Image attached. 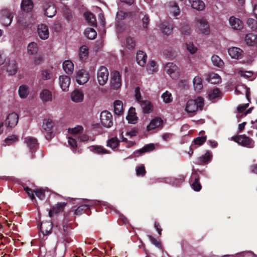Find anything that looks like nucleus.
<instances>
[{
    "mask_svg": "<svg viewBox=\"0 0 257 257\" xmlns=\"http://www.w3.org/2000/svg\"><path fill=\"white\" fill-rule=\"evenodd\" d=\"M221 93L220 90L218 88H216L214 89L209 92L208 94V97L211 100H214L216 98L221 97Z\"/></svg>",
    "mask_w": 257,
    "mask_h": 257,
    "instance_id": "43",
    "label": "nucleus"
},
{
    "mask_svg": "<svg viewBox=\"0 0 257 257\" xmlns=\"http://www.w3.org/2000/svg\"><path fill=\"white\" fill-rule=\"evenodd\" d=\"M76 79L79 84H84L89 80L88 74L84 70H80L77 73Z\"/></svg>",
    "mask_w": 257,
    "mask_h": 257,
    "instance_id": "16",
    "label": "nucleus"
},
{
    "mask_svg": "<svg viewBox=\"0 0 257 257\" xmlns=\"http://www.w3.org/2000/svg\"><path fill=\"white\" fill-rule=\"evenodd\" d=\"M163 120L159 117H156L153 119L150 124L147 126V130L151 131L156 127L162 125Z\"/></svg>",
    "mask_w": 257,
    "mask_h": 257,
    "instance_id": "24",
    "label": "nucleus"
},
{
    "mask_svg": "<svg viewBox=\"0 0 257 257\" xmlns=\"http://www.w3.org/2000/svg\"><path fill=\"white\" fill-rule=\"evenodd\" d=\"M36 195L41 200H43L45 197V192L44 190L42 189H37L34 191Z\"/></svg>",
    "mask_w": 257,
    "mask_h": 257,
    "instance_id": "59",
    "label": "nucleus"
},
{
    "mask_svg": "<svg viewBox=\"0 0 257 257\" xmlns=\"http://www.w3.org/2000/svg\"><path fill=\"white\" fill-rule=\"evenodd\" d=\"M71 97L73 101L79 102L83 100L84 95L81 91L75 90L72 92Z\"/></svg>",
    "mask_w": 257,
    "mask_h": 257,
    "instance_id": "30",
    "label": "nucleus"
},
{
    "mask_svg": "<svg viewBox=\"0 0 257 257\" xmlns=\"http://www.w3.org/2000/svg\"><path fill=\"white\" fill-rule=\"evenodd\" d=\"M126 47L129 49H134L135 47V41L134 39L128 37L126 39Z\"/></svg>",
    "mask_w": 257,
    "mask_h": 257,
    "instance_id": "58",
    "label": "nucleus"
},
{
    "mask_svg": "<svg viewBox=\"0 0 257 257\" xmlns=\"http://www.w3.org/2000/svg\"><path fill=\"white\" fill-rule=\"evenodd\" d=\"M95 203V201L91 200L88 201V204H87L80 205L75 210L74 214L76 215H80L83 213H85L87 215H89V210L90 209V207L93 206Z\"/></svg>",
    "mask_w": 257,
    "mask_h": 257,
    "instance_id": "7",
    "label": "nucleus"
},
{
    "mask_svg": "<svg viewBox=\"0 0 257 257\" xmlns=\"http://www.w3.org/2000/svg\"><path fill=\"white\" fill-rule=\"evenodd\" d=\"M212 155L211 152L207 151L204 155L198 157L196 160L195 163L200 165L208 164L212 159Z\"/></svg>",
    "mask_w": 257,
    "mask_h": 257,
    "instance_id": "12",
    "label": "nucleus"
},
{
    "mask_svg": "<svg viewBox=\"0 0 257 257\" xmlns=\"http://www.w3.org/2000/svg\"><path fill=\"white\" fill-rule=\"evenodd\" d=\"M132 14V12H124L122 11H119L116 14V18L118 20H123L128 17H131Z\"/></svg>",
    "mask_w": 257,
    "mask_h": 257,
    "instance_id": "49",
    "label": "nucleus"
},
{
    "mask_svg": "<svg viewBox=\"0 0 257 257\" xmlns=\"http://www.w3.org/2000/svg\"><path fill=\"white\" fill-rule=\"evenodd\" d=\"M119 141L117 137L112 138L107 141V146L114 149L118 147Z\"/></svg>",
    "mask_w": 257,
    "mask_h": 257,
    "instance_id": "41",
    "label": "nucleus"
},
{
    "mask_svg": "<svg viewBox=\"0 0 257 257\" xmlns=\"http://www.w3.org/2000/svg\"><path fill=\"white\" fill-rule=\"evenodd\" d=\"M28 52L29 54L34 55L37 53V44L35 42L30 43L27 47Z\"/></svg>",
    "mask_w": 257,
    "mask_h": 257,
    "instance_id": "50",
    "label": "nucleus"
},
{
    "mask_svg": "<svg viewBox=\"0 0 257 257\" xmlns=\"http://www.w3.org/2000/svg\"><path fill=\"white\" fill-rule=\"evenodd\" d=\"M63 68L67 74H71L74 70V65L70 60H66L63 63Z\"/></svg>",
    "mask_w": 257,
    "mask_h": 257,
    "instance_id": "33",
    "label": "nucleus"
},
{
    "mask_svg": "<svg viewBox=\"0 0 257 257\" xmlns=\"http://www.w3.org/2000/svg\"><path fill=\"white\" fill-rule=\"evenodd\" d=\"M111 87L113 89H117L121 85V75L117 71H114L111 73Z\"/></svg>",
    "mask_w": 257,
    "mask_h": 257,
    "instance_id": "6",
    "label": "nucleus"
},
{
    "mask_svg": "<svg viewBox=\"0 0 257 257\" xmlns=\"http://www.w3.org/2000/svg\"><path fill=\"white\" fill-rule=\"evenodd\" d=\"M170 7L172 8L171 12L174 16H177L180 14V9L177 4L175 2H171L169 3Z\"/></svg>",
    "mask_w": 257,
    "mask_h": 257,
    "instance_id": "51",
    "label": "nucleus"
},
{
    "mask_svg": "<svg viewBox=\"0 0 257 257\" xmlns=\"http://www.w3.org/2000/svg\"><path fill=\"white\" fill-rule=\"evenodd\" d=\"M208 81L213 84H218L221 82V78L217 74L213 73L209 75Z\"/></svg>",
    "mask_w": 257,
    "mask_h": 257,
    "instance_id": "48",
    "label": "nucleus"
},
{
    "mask_svg": "<svg viewBox=\"0 0 257 257\" xmlns=\"http://www.w3.org/2000/svg\"><path fill=\"white\" fill-rule=\"evenodd\" d=\"M53 225L51 221H43L40 225V230L44 236L51 233Z\"/></svg>",
    "mask_w": 257,
    "mask_h": 257,
    "instance_id": "14",
    "label": "nucleus"
},
{
    "mask_svg": "<svg viewBox=\"0 0 257 257\" xmlns=\"http://www.w3.org/2000/svg\"><path fill=\"white\" fill-rule=\"evenodd\" d=\"M67 202H58L53 206L49 211V216L51 217L54 214H57L63 211L65 207L66 206Z\"/></svg>",
    "mask_w": 257,
    "mask_h": 257,
    "instance_id": "11",
    "label": "nucleus"
},
{
    "mask_svg": "<svg viewBox=\"0 0 257 257\" xmlns=\"http://www.w3.org/2000/svg\"><path fill=\"white\" fill-rule=\"evenodd\" d=\"M59 83L63 91H68L70 84V77L66 75L60 76L59 77Z\"/></svg>",
    "mask_w": 257,
    "mask_h": 257,
    "instance_id": "18",
    "label": "nucleus"
},
{
    "mask_svg": "<svg viewBox=\"0 0 257 257\" xmlns=\"http://www.w3.org/2000/svg\"><path fill=\"white\" fill-rule=\"evenodd\" d=\"M19 121V116L16 112L10 113L6 120V125L7 127H13L15 126Z\"/></svg>",
    "mask_w": 257,
    "mask_h": 257,
    "instance_id": "9",
    "label": "nucleus"
},
{
    "mask_svg": "<svg viewBox=\"0 0 257 257\" xmlns=\"http://www.w3.org/2000/svg\"><path fill=\"white\" fill-rule=\"evenodd\" d=\"M196 27L198 32L204 35H208L210 28L207 21L204 19H198L196 22Z\"/></svg>",
    "mask_w": 257,
    "mask_h": 257,
    "instance_id": "5",
    "label": "nucleus"
},
{
    "mask_svg": "<svg viewBox=\"0 0 257 257\" xmlns=\"http://www.w3.org/2000/svg\"><path fill=\"white\" fill-rule=\"evenodd\" d=\"M56 14V10L53 5H49L45 10V15L49 18H52Z\"/></svg>",
    "mask_w": 257,
    "mask_h": 257,
    "instance_id": "39",
    "label": "nucleus"
},
{
    "mask_svg": "<svg viewBox=\"0 0 257 257\" xmlns=\"http://www.w3.org/2000/svg\"><path fill=\"white\" fill-rule=\"evenodd\" d=\"M100 119L101 124L105 127L109 128L113 125L112 114L107 110H104L101 112Z\"/></svg>",
    "mask_w": 257,
    "mask_h": 257,
    "instance_id": "3",
    "label": "nucleus"
},
{
    "mask_svg": "<svg viewBox=\"0 0 257 257\" xmlns=\"http://www.w3.org/2000/svg\"><path fill=\"white\" fill-rule=\"evenodd\" d=\"M165 70L166 73L173 79L177 77L176 72L178 69L177 66L172 62L167 63L165 66Z\"/></svg>",
    "mask_w": 257,
    "mask_h": 257,
    "instance_id": "13",
    "label": "nucleus"
},
{
    "mask_svg": "<svg viewBox=\"0 0 257 257\" xmlns=\"http://www.w3.org/2000/svg\"><path fill=\"white\" fill-rule=\"evenodd\" d=\"M206 136L198 137L194 139L193 143L195 145L201 146L206 141Z\"/></svg>",
    "mask_w": 257,
    "mask_h": 257,
    "instance_id": "57",
    "label": "nucleus"
},
{
    "mask_svg": "<svg viewBox=\"0 0 257 257\" xmlns=\"http://www.w3.org/2000/svg\"><path fill=\"white\" fill-rule=\"evenodd\" d=\"M40 96L43 102H47L52 100V94L50 91L44 89L40 94Z\"/></svg>",
    "mask_w": 257,
    "mask_h": 257,
    "instance_id": "28",
    "label": "nucleus"
},
{
    "mask_svg": "<svg viewBox=\"0 0 257 257\" xmlns=\"http://www.w3.org/2000/svg\"><path fill=\"white\" fill-rule=\"evenodd\" d=\"M229 23L231 28L234 30H240L243 28L242 21L233 16L230 17Z\"/></svg>",
    "mask_w": 257,
    "mask_h": 257,
    "instance_id": "20",
    "label": "nucleus"
},
{
    "mask_svg": "<svg viewBox=\"0 0 257 257\" xmlns=\"http://www.w3.org/2000/svg\"><path fill=\"white\" fill-rule=\"evenodd\" d=\"M135 97L136 100L138 102H142L143 100V98L142 97L141 92H140V89L139 86H137L136 87L135 90Z\"/></svg>",
    "mask_w": 257,
    "mask_h": 257,
    "instance_id": "61",
    "label": "nucleus"
},
{
    "mask_svg": "<svg viewBox=\"0 0 257 257\" xmlns=\"http://www.w3.org/2000/svg\"><path fill=\"white\" fill-rule=\"evenodd\" d=\"M109 73L107 69L104 66H101L97 71V80L100 85L106 84L108 79Z\"/></svg>",
    "mask_w": 257,
    "mask_h": 257,
    "instance_id": "4",
    "label": "nucleus"
},
{
    "mask_svg": "<svg viewBox=\"0 0 257 257\" xmlns=\"http://www.w3.org/2000/svg\"><path fill=\"white\" fill-rule=\"evenodd\" d=\"M147 55L142 51H139L136 55L137 63L141 66H144L146 64Z\"/></svg>",
    "mask_w": 257,
    "mask_h": 257,
    "instance_id": "23",
    "label": "nucleus"
},
{
    "mask_svg": "<svg viewBox=\"0 0 257 257\" xmlns=\"http://www.w3.org/2000/svg\"><path fill=\"white\" fill-rule=\"evenodd\" d=\"M2 15L1 18L2 24L5 26H9L11 24L13 20L12 14L7 11H3L2 13Z\"/></svg>",
    "mask_w": 257,
    "mask_h": 257,
    "instance_id": "19",
    "label": "nucleus"
},
{
    "mask_svg": "<svg viewBox=\"0 0 257 257\" xmlns=\"http://www.w3.org/2000/svg\"><path fill=\"white\" fill-rule=\"evenodd\" d=\"M38 34L40 38L42 40L48 38L49 32L48 27L45 24H41L38 26Z\"/></svg>",
    "mask_w": 257,
    "mask_h": 257,
    "instance_id": "15",
    "label": "nucleus"
},
{
    "mask_svg": "<svg viewBox=\"0 0 257 257\" xmlns=\"http://www.w3.org/2000/svg\"><path fill=\"white\" fill-rule=\"evenodd\" d=\"M84 35L88 39L93 40L96 38L97 33L94 29L87 28L85 30Z\"/></svg>",
    "mask_w": 257,
    "mask_h": 257,
    "instance_id": "37",
    "label": "nucleus"
},
{
    "mask_svg": "<svg viewBox=\"0 0 257 257\" xmlns=\"http://www.w3.org/2000/svg\"><path fill=\"white\" fill-rule=\"evenodd\" d=\"M203 106L204 99L201 97H198L195 100H189L186 103L185 110L188 113H194L198 109L202 110Z\"/></svg>",
    "mask_w": 257,
    "mask_h": 257,
    "instance_id": "1",
    "label": "nucleus"
},
{
    "mask_svg": "<svg viewBox=\"0 0 257 257\" xmlns=\"http://www.w3.org/2000/svg\"><path fill=\"white\" fill-rule=\"evenodd\" d=\"M42 79L44 80L50 79L53 76V74L50 70H43L41 71Z\"/></svg>",
    "mask_w": 257,
    "mask_h": 257,
    "instance_id": "53",
    "label": "nucleus"
},
{
    "mask_svg": "<svg viewBox=\"0 0 257 257\" xmlns=\"http://www.w3.org/2000/svg\"><path fill=\"white\" fill-rule=\"evenodd\" d=\"M114 112L117 115H121L123 112V103L120 100H115L113 102Z\"/></svg>",
    "mask_w": 257,
    "mask_h": 257,
    "instance_id": "26",
    "label": "nucleus"
},
{
    "mask_svg": "<svg viewBox=\"0 0 257 257\" xmlns=\"http://www.w3.org/2000/svg\"><path fill=\"white\" fill-rule=\"evenodd\" d=\"M185 176L183 175H180L178 178L173 179L172 183L174 185L179 186L180 184L184 182Z\"/></svg>",
    "mask_w": 257,
    "mask_h": 257,
    "instance_id": "55",
    "label": "nucleus"
},
{
    "mask_svg": "<svg viewBox=\"0 0 257 257\" xmlns=\"http://www.w3.org/2000/svg\"><path fill=\"white\" fill-rule=\"evenodd\" d=\"M256 36L252 33H248L245 35V41L248 45L252 46L255 44Z\"/></svg>",
    "mask_w": 257,
    "mask_h": 257,
    "instance_id": "44",
    "label": "nucleus"
},
{
    "mask_svg": "<svg viewBox=\"0 0 257 257\" xmlns=\"http://www.w3.org/2000/svg\"><path fill=\"white\" fill-rule=\"evenodd\" d=\"M126 119L128 120V123L135 124L137 122L138 117L136 113V109L134 107H131L128 110V114L126 116Z\"/></svg>",
    "mask_w": 257,
    "mask_h": 257,
    "instance_id": "21",
    "label": "nucleus"
},
{
    "mask_svg": "<svg viewBox=\"0 0 257 257\" xmlns=\"http://www.w3.org/2000/svg\"><path fill=\"white\" fill-rule=\"evenodd\" d=\"M25 142L27 145L28 147L32 152H35L38 147V143L36 139L29 137L25 139Z\"/></svg>",
    "mask_w": 257,
    "mask_h": 257,
    "instance_id": "25",
    "label": "nucleus"
},
{
    "mask_svg": "<svg viewBox=\"0 0 257 257\" xmlns=\"http://www.w3.org/2000/svg\"><path fill=\"white\" fill-rule=\"evenodd\" d=\"M43 128L46 131H51L54 125V122L51 119L43 120Z\"/></svg>",
    "mask_w": 257,
    "mask_h": 257,
    "instance_id": "40",
    "label": "nucleus"
},
{
    "mask_svg": "<svg viewBox=\"0 0 257 257\" xmlns=\"http://www.w3.org/2000/svg\"><path fill=\"white\" fill-rule=\"evenodd\" d=\"M180 30L181 33L184 35H189L190 33V28L189 25L186 23L181 24Z\"/></svg>",
    "mask_w": 257,
    "mask_h": 257,
    "instance_id": "56",
    "label": "nucleus"
},
{
    "mask_svg": "<svg viewBox=\"0 0 257 257\" xmlns=\"http://www.w3.org/2000/svg\"><path fill=\"white\" fill-rule=\"evenodd\" d=\"M155 148V147L154 144H149L145 145L142 149L139 150L137 152L140 154H144L152 151Z\"/></svg>",
    "mask_w": 257,
    "mask_h": 257,
    "instance_id": "45",
    "label": "nucleus"
},
{
    "mask_svg": "<svg viewBox=\"0 0 257 257\" xmlns=\"http://www.w3.org/2000/svg\"><path fill=\"white\" fill-rule=\"evenodd\" d=\"M21 7L23 11L29 12L33 8V1L32 0H22Z\"/></svg>",
    "mask_w": 257,
    "mask_h": 257,
    "instance_id": "29",
    "label": "nucleus"
},
{
    "mask_svg": "<svg viewBox=\"0 0 257 257\" xmlns=\"http://www.w3.org/2000/svg\"><path fill=\"white\" fill-rule=\"evenodd\" d=\"M29 17L28 14H21L18 17L17 24L21 29H25L29 26Z\"/></svg>",
    "mask_w": 257,
    "mask_h": 257,
    "instance_id": "17",
    "label": "nucleus"
},
{
    "mask_svg": "<svg viewBox=\"0 0 257 257\" xmlns=\"http://www.w3.org/2000/svg\"><path fill=\"white\" fill-rule=\"evenodd\" d=\"M19 94L21 98H26L29 94L28 87L25 85L20 86L19 89Z\"/></svg>",
    "mask_w": 257,
    "mask_h": 257,
    "instance_id": "46",
    "label": "nucleus"
},
{
    "mask_svg": "<svg viewBox=\"0 0 257 257\" xmlns=\"http://www.w3.org/2000/svg\"><path fill=\"white\" fill-rule=\"evenodd\" d=\"M72 227L70 224H68L65 220L63 222V228L62 230V238L63 241L66 243H70L72 241V239L70 237V230Z\"/></svg>",
    "mask_w": 257,
    "mask_h": 257,
    "instance_id": "8",
    "label": "nucleus"
},
{
    "mask_svg": "<svg viewBox=\"0 0 257 257\" xmlns=\"http://www.w3.org/2000/svg\"><path fill=\"white\" fill-rule=\"evenodd\" d=\"M163 99V101L166 103H169L173 100L172 94L168 91H166L161 96Z\"/></svg>",
    "mask_w": 257,
    "mask_h": 257,
    "instance_id": "52",
    "label": "nucleus"
},
{
    "mask_svg": "<svg viewBox=\"0 0 257 257\" xmlns=\"http://www.w3.org/2000/svg\"><path fill=\"white\" fill-rule=\"evenodd\" d=\"M211 61L215 66L221 68L224 65L223 61L217 56L214 55L211 57Z\"/></svg>",
    "mask_w": 257,
    "mask_h": 257,
    "instance_id": "47",
    "label": "nucleus"
},
{
    "mask_svg": "<svg viewBox=\"0 0 257 257\" xmlns=\"http://www.w3.org/2000/svg\"><path fill=\"white\" fill-rule=\"evenodd\" d=\"M192 178H194V180L191 184V187L195 191L198 192L202 188V186L199 182L200 178L198 174L196 172L192 173Z\"/></svg>",
    "mask_w": 257,
    "mask_h": 257,
    "instance_id": "22",
    "label": "nucleus"
},
{
    "mask_svg": "<svg viewBox=\"0 0 257 257\" xmlns=\"http://www.w3.org/2000/svg\"><path fill=\"white\" fill-rule=\"evenodd\" d=\"M7 71L10 75L15 74L18 71L17 63L14 60L10 61L7 67Z\"/></svg>",
    "mask_w": 257,
    "mask_h": 257,
    "instance_id": "32",
    "label": "nucleus"
},
{
    "mask_svg": "<svg viewBox=\"0 0 257 257\" xmlns=\"http://www.w3.org/2000/svg\"><path fill=\"white\" fill-rule=\"evenodd\" d=\"M232 140L243 147L249 148H252L254 147L253 141L245 135L233 136Z\"/></svg>",
    "mask_w": 257,
    "mask_h": 257,
    "instance_id": "2",
    "label": "nucleus"
},
{
    "mask_svg": "<svg viewBox=\"0 0 257 257\" xmlns=\"http://www.w3.org/2000/svg\"><path fill=\"white\" fill-rule=\"evenodd\" d=\"M18 140V138L15 135H12L7 137L5 140V145L9 146L13 144L14 143L17 142Z\"/></svg>",
    "mask_w": 257,
    "mask_h": 257,
    "instance_id": "54",
    "label": "nucleus"
},
{
    "mask_svg": "<svg viewBox=\"0 0 257 257\" xmlns=\"http://www.w3.org/2000/svg\"><path fill=\"white\" fill-rule=\"evenodd\" d=\"M90 151L95 153L102 155L104 154H109L108 151L104 149L103 147L100 146H92L90 147Z\"/></svg>",
    "mask_w": 257,
    "mask_h": 257,
    "instance_id": "35",
    "label": "nucleus"
},
{
    "mask_svg": "<svg viewBox=\"0 0 257 257\" xmlns=\"http://www.w3.org/2000/svg\"><path fill=\"white\" fill-rule=\"evenodd\" d=\"M187 50L192 54L196 53L197 48L194 46L192 43H189L186 44Z\"/></svg>",
    "mask_w": 257,
    "mask_h": 257,
    "instance_id": "64",
    "label": "nucleus"
},
{
    "mask_svg": "<svg viewBox=\"0 0 257 257\" xmlns=\"http://www.w3.org/2000/svg\"><path fill=\"white\" fill-rule=\"evenodd\" d=\"M146 171L144 166H141L136 169V174L137 176H144Z\"/></svg>",
    "mask_w": 257,
    "mask_h": 257,
    "instance_id": "62",
    "label": "nucleus"
},
{
    "mask_svg": "<svg viewBox=\"0 0 257 257\" xmlns=\"http://www.w3.org/2000/svg\"><path fill=\"white\" fill-rule=\"evenodd\" d=\"M239 74L240 76L245 78H250L253 75V72L250 71L240 70L239 71Z\"/></svg>",
    "mask_w": 257,
    "mask_h": 257,
    "instance_id": "63",
    "label": "nucleus"
},
{
    "mask_svg": "<svg viewBox=\"0 0 257 257\" xmlns=\"http://www.w3.org/2000/svg\"><path fill=\"white\" fill-rule=\"evenodd\" d=\"M193 83L196 91L199 92L203 88L202 80L199 76H195L193 80Z\"/></svg>",
    "mask_w": 257,
    "mask_h": 257,
    "instance_id": "34",
    "label": "nucleus"
},
{
    "mask_svg": "<svg viewBox=\"0 0 257 257\" xmlns=\"http://www.w3.org/2000/svg\"><path fill=\"white\" fill-rule=\"evenodd\" d=\"M156 62L155 61H150L148 64L149 71L150 73H153L157 71V68L156 67Z\"/></svg>",
    "mask_w": 257,
    "mask_h": 257,
    "instance_id": "60",
    "label": "nucleus"
},
{
    "mask_svg": "<svg viewBox=\"0 0 257 257\" xmlns=\"http://www.w3.org/2000/svg\"><path fill=\"white\" fill-rule=\"evenodd\" d=\"M160 29L162 32L166 35H169L173 31V27L166 23H162L161 25Z\"/></svg>",
    "mask_w": 257,
    "mask_h": 257,
    "instance_id": "42",
    "label": "nucleus"
},
{
    "mask_svg": "<svg viewBox=\"0 0 257 257\" xmlns=\"http://www.w3.org/2000/svg\"><path fill=\"white\" fill-rule=\"evenodd\" d=\"M87 22L92 26L96 27V20L94 15L91 12H87L84 14Z\"/></svg>",
    "mask_w": 257,
    "mask_h": 257,
    "instance_id": "31",
    "label": "nucleus"
},
{
    "mask_svg": "<svg viewBox=\"0 0 257 257\" xmlns=\"http://www.w3.org/2000/svg\"><path fill=\"white\" fill-rule=\"evenodd\" d=\"M228 53L232 59H240L243 56V51L237 47H233L229 48Z\"/></svg>",
    "mask_w": 257,
    "mask_h": 257,
    "instance_id": "10",
    "label": "nucleus"
},
{
    "mask_svg": "<svg viewBox=\"0 0 257 257\" xmlns=\"http://www.w3.org/2000/svg\"><path fill=\"white\" fill-rule=\"evenodd\" d=\"M140 103L144 113H149L152 108L153 106L150 101L148 100H142Z\"/></svg>",
    "mask_w": 257,
    "mask_h": 257,
    "instance_id": "38",
    "label": "nucleus"
},
{
    "mask_svg": "<svg viewBox=\"0 0 257 257\" xmlns=\"http://www.w3.org/2000/svg\"><path fill=\"white\" fill-rule=\"evenodd\" d=\"M193 9L198 11L203 10L205 8V4L201 0H189Z\"/></svg>",
    "mask_w": 257,
    "mask_h": 257,
    "instance_id": "27",
    "label": "nucleus"
},
{
    "mask_svg": "<svg viewBox=\"0 0 257 257\" xmlns=\"http://www.w3.org/2000/svg\"><path fill=\"white\" fill-rule=\"evenodd\" d=\"M79 56L81 61H84L87 58L88 56V48L86 46L83 45L80 48Z\"/></svg>",
    "mask_w": 257,
    "mask_h": 257,
    "instance_id": "36",
    "label": "nucleus"
}]
</instances>
